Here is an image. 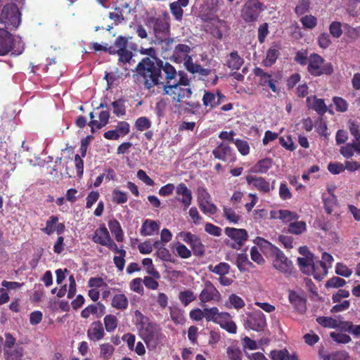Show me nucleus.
I'll return each instance as SVG.
<instances>
[{
    "label": "nucleus",
    "instance_id": "54",
    "mask_svg": "<svg viewBox=\"0 0 360 360\" xmlns=\"http://www.w3.org/2000/svg\"><path fill=\"white\" fill-rule=\"evenodd\" d=\"M198 205L200 210L205 214H214L217 212V206L211 202V200H208V202H200Z\"/></svg>",
    "mask_w": 360,
    "mask_h": 360
},
{
    "label": "nucleus",
    "instance_id": "45",
    "mask_svg": "<svg viewBox=\"0 0 360 360\" xmlns=\"http://www.w3.org/2000/svg\"><path fill=\"white\" fill-rule=\"evenodd\" d=\"M152 123L147 117H140L137 118L134 123V127L137 131H143L151 127Z\"/></svg>",
    "mask_w": 360,
    "mask_h": 360
},
{
    "label": "nucleus",
    "instance_id": "42",
    "mask_svg": "<svg viewBox=\"0 0 360 360\" xmlns=\"http://www.w3.org/2000/svg\"><path fill=\"white\" fill-rule=\"evenodd\" d=\"M142 264L146 268L148 274L151 275L156 279L160 278V273L155 269L153 261L150 258H144L142 260Z\"/></svg>",
    "mask_w": 360,
    "mask_h": 360
},
{
    "label": "nucleus",
    "instance_id": "5",
    "mask_svg": "<svg viewBox=\"0 0 360 360\" xmlns=\"http://www.w3.org/2000/svg\"><path fill=\"white\" fill-rule=\"evenodd\" d=\"M0 22L7 29H16L20 22V13L16 4H6L0 11Z\"/></svg>",
    "mask_w": 360,
    "mask_h": 360
},
{
    "label": "nucleus",
    "instance_id": "61",
    "mask_svg": "<svg viewBox=\"0 0 360 360\" xmlns=\"http://www.w3.org/2000/svg\"><path fill=\"white\" fill-rule=\"evenodd\" d=\"M310 6V0H300L295 8L297 15H300L309 11Z\"/></svg>",
    "mask_w": 360,
    "mask_h": 360
},
{
    "label": "nucleus",
    "instance_id": "6",
    "mask_svg": "<svg viewBox=\"0 0 360 360\" xmlns=\"http://www.w3.org/2000/svg\"><path fill=\"white\" fill-rule=\"evenodd\" d=\"M271 252L274 257L273 266L287 276L294 273L295 267L290 259H289L278 248L271 245Z\"/></svg>",
    "mask_w": 360,
    "mask_h": 360
},
{
    "label": "nucleus",
    "instance_id": "56",
    "mask_svg": "<svg viewBox=\"0 0 360 360\" xmlns=\"http://www.w3.org/2000/svg\"><path fill=\"white\" fill-rule=\"evenodd\" d=\"M179 79H176V77L175 79H172V84H178L180 86H191V79L188 77L186 74L183 72H179Z\"/></svg>",
    "mask_w": 360,
    "mask_h": 360
},
{
    "label": "nucleus",
    "instance_id": "35",
    "mask_svg": "<svg viewBox=\"0 0 360 360\" xmlns=\"http://www.w3.org/2000/svg\"><path fill=\"white\" fill-rule=\"evenodd\" d=\"M307 224L303 221L290 222L288 225V232L295 235H300L306 231Z\"/></svg>",
    "mask_w": 360,
    "mask_h": 360
},
{
    "label": "nucleus",
    "instance_id": "38",
    "mask_svg": "<svg viewBox=\"0 0 360 360\" xmlns=\"http://www.w3.org/2000/svg\"><path fill=\"white\" fill-rule=\"evenodd\" d=\"M224 217L226 218L229 223L237 224L241 219V217L236 214L235 210L226 206L223 207Z\"/></svg>",
    "mask_w": 360,
    "mask_h": 360
},
{
    "label": "nucleus",
    "instance_id": "1",
    "mask_svg": "<svg viewBox=\"0 0 360 360\" xmlns=\"http://www.w3.org/2000/svg\"><path fill=\"white\" fill-rule=\"evenodd\" d=\"M134 76L146 89L170 83L177 76L176 69L168 62L142 58L135 68Z\"/></svg>",
    "mask_w": 360,
    "mask_h": 360
},
{
    "label": "nucleus",
    "instance_id": "14",
    "mask_svg": "<svg viewBox=\"0 0 360 360\" xmlns=\"http://www.w3.org/2000/svg\"><path fill=\"white\" fill-rule=\"evenodd\" d=\"M176 194L181 196V198H176V200L182 205L184 210H186L192 203L191 191L184 183H180L176 187Z\"/></svg>",
    "mask_w": 360,
    "mask_h": 360
},
{
    "label": "nucleus",
    "instance_id": "17",
    "mask_svg": "<svg viewBox=\"0 0 360 360\" xmlns=\"http://www.w3.org/2000/svg\"><path fill=\"white\" fill-rule=\"evenodd\" d=\"M212 154L214 157L219 160L226 162L228 160H233V155L232 149L226 143H221L213 150Z\"/></svg>",
    "mask_w": 360,
    "mask_h": 360
},
{
    "label": "nucleus",
    "instance_id": "3",
    "mask_svg": "<svg viewBox=\"0 0 360 360\" xmlns=\"http://www.w3.org/2000/svg\"><path fill=\"white\" fill-rule=\"evenodd\" d=\"M139 330L140 336L149 349H155L163 337L159 326L148 321H141Z\"/></svg>",
    "mask_w": 360,
    "mask_h": 360
},
{
    "label": "nucleus",
    "instance_id": "48",
    "mask_svg": "<svg viewBox=\"0 0 360 360\" xmlns=\"http://www.w3.org/2000/svg\"><path fill=\"white\" fill-rule=\"evenodd\" d=\"M113 107V113L117 117H121L126 114V108L124 105V100L120 98L112 103Z\"/></svg>",
    "mask_w": 360,
    "mask_h": 360
},
{
    "label": "nucleus",
    "instance_id": "11",
    "mask_svg": "<svg viewBox=\"0 0 360 360\" xmlns=\"http://www.w3.org/2000/svg\"><path fill=\"white\" fill-rule=\"evenodd\" d=\"M246 328L253 330L257 332L263 331L266 326V320L265 315L260 310H255L248 314L245 321Z\"/></svg>",
    "mask_w": 360,
    "mask_h": 360
},
{
    "label": "nucleus",
    "instance_id": "12",
    "mask_svg": "<svg viewBox=\"0 0 360 360\" xmlns=\"http://www.w3.org/2000/svg\"><path fill=\"white\" fill-rule=\"evenodd\" d=\"M224 233L236 242L231 245V247L236 250H240L248 238V232L244 229L226 227L224 229Z\"/></svg>",
    "mask_w": 360,
    "mask_h": 360
},
{
    "label": "nucleus",
    "instance_id": "29",
    "mask_svg": "<svg viewBox=\"0 0 360 360\" xmlns=\"http://www.w3.org/2000/svg\"><path fill=\"white\" fill-rule=\"evenodd\" d=\"M297 264L300 270L305 274L309 275L314 271L312 257H298Z\"/></svg>",
    "mask_w": 360,
    "mask_h": 360
},
{
    "label": "nucleus",
    "instance_id": "21",
    "mask_svg": "<svg viewBox=\"0 0 360 360\" xmlns=\"http://www.w3.org/2000/svg\"><path fill=\"white\" fill-rule=\"evenodd\" d=\"M217 324H219L220 327L227 331L229 333L235 334L237 331V326L236 323L231 319V316L228 312H222L219 319H218Z\"/></svg>",
    "mask_w": 360,
    "mask_h": 360
},
{
    "label": "nucleus",
    "instance_id": "4",
    "mask_svg": "<svg viewBox=\"0 0 360 360\" xmlns=\"http://www.w3.org/2000/svg\"><path fill=\"white\" fill-rule=\"evenodd\" d=\"M308 72L314 77L321 75H331L333 72V66L331 63H325L323 57L317 53H311L308 59Z\"/></svg>",
    "mask_w": 360,
    "mask_h": 360
},
{
    "label": "nucleus",
    "instance_id": "62",
    "mask_svg": "<svg viewBox=\"0 0 360 360\" xmlns=\"http://www.w3.org/2000/svg\"><path fill=\"white\" fill-rule=\"evenodd\" d=\"M238 150L242 155H246L250 152V146L248 141L242 139H236L234 143Z\"/></svg>",
    "mask_w": 360,
    "mask_h": 360
},
{
    "label": "nucleus",
    "instance_id": "25",
    "mask_svg": "<svg viewBox=\"0 0 360 360\" xmlns=\"http://www.w3.org/2000/svg\"><path fill=\"white\" fill-rule=\"evenodd\" d=\"M243 63L244 60L239 56L237 51L231 52L226 61V65L232 70H238Z\"/></svg>",
    "mask_w": 360,
    "mask_h": 360
},
{
    "label": "nucleus",
    "instance_id": "53",
    "mask_svg": "<svg viewBox=\"0 0 360 360\" xmlns=\"http://www.w3.org/2000/svg\"><path fill=\"white\" fill-rule=\"evenodd\" d=\"M290 356L287 349L272 350L270 352V358L272 360H285L289 359Z\"/></svg>",
    "mask_w": 360,
    "mask_h": 360
},
{
    "label": "nucleus",
    "instance_id": "39",
    "mask_svg": "<svg viewBox=\"0 0 360 360\" xmlns=\"http://www.w3.org/2000/svg\"><path fill=\"white\" fill-rule=\"evenodd\" d=\"M254 74L255 76L259 77V84L262 86H266L269 84V81L272 79L271 75L264 72L262 68L256 67L254 69Z\"/></svg>",
    "mask_w": 360,
    "mask_h": 360
},
{
    "label": "nucleus",
    "instance_id": "27",
    "mask_svg": "<svg viewBox=\"0 0 360 360\" xmlns=\"http://www.w3.org/2000/svg\"><path fill=\"white\" fill-rule=\"evenodd\" d=\"M160 229L158 221L151 219H146L141 226L140 233L143 236H151Z\"/></svg>",
    "mask_w": 360,
    "mask_h": 360
},
{
    "label": "nucleus",
    "instance_id": "26",
    "mask_svg": "<svg viewBox=\"0 0 360 360\" xmlns=\"http://www.w3.org/2000/svg\"><path fill=\"white\" fill-rule=\"evenodd\" d=\"M272 160L271 158H264L259 160L250 169V173L265 174L272 167Z\"/></svg>",
    "mask_w": 360,
    "mask_h": 360
},
{
    "label": "nucleus",
    "instance_id": "40",
    "mask_svg": "<svg viewBox=\"0 0 360 360\" xmlns=\"http://www.w3.org/2000/svg\"><path fill=\"white\" fill-rule=\"evenodd\" d=\"M105 328L107 332L111 333L117 327L118 319L112 314L106 315L103 319Z\"/></svg>",
    "mask_w": 360,
    "mask_h": 360
},
{
    "label": "nucleus",
    "instance_id": "33",
    "mask_svg": "<svg viewBox=\"0 0 360 360\" xmlns=\"http://www.w3.org/2000/svg\"><path fill=\"white\" fill-rule=\"evenodd\" d=\"M231 266L226 262H220L218 264L213 266L209 265L208 269L212 273L218 276H226L230 271Z\"/></svg>",
    "mask_w": 360,
    "mask_h": 360
},
{
    "label": "nucleus",
    "instance_id": "18",
    "mask_svg": "<svg viewBox=\"0 0 360 360\" xmlns=\"http://www.w3.org/2000/svg\"><path fill=\"white\" fill-rule=\"evenodd\" d=\"M245 180L248 185H252L260 193H269V181L262 176L248 175Z\"/></svg>",
    "mask_w": 360,
    "mask_h": 360
},
{
    "label": "nucleus",
    "instance_id": "23",
    "mask_svg": "<svg viewBox=\"0 0 360 360\" xmlns=\"http://www.w3.org/2000/svg\"><path fill=\"white\" fill-rule=\"evenodd\" d=\"M279 45L274 44L271 46L266 51V56L262 61V65L265 67H271L275 64L281 55Z\"/></svg>",
    "mask_w": 360,
    "mask_h": 360
},
{
    "label": "nucleus",
    "instance_id": "32",
    "mask_svg": "<svg viewBox=\"0 0 360 360\" xmlns=\"http://www.w3.org/2000/svg\"><path fill=\"white\" fill-rule=\"evenodd\" d=\"M24 349L22 347H17L12 349H4V356L5 360H22Z\"/></svg>",
    "mask_w": 360,
    "mask_h": 360
},
{
    "label": "nucleus",
    "instance_id": "20",
    "mask_svg": "<svg viewBox=\"0 0 360 360\" xmlns=\"http://www.w3.org/2000/svg\"><path fill=\"white\" fill-rule=\"evenodd\" d=\"M191 49L188 45L179 44L174 47L172 58L175 62L181 63L191 57Z\"/></svg>",
    "mask_w": 360,
    "mask_h": 360
},
{
    "label": "nucleus",
    "instance_id": "47",
    "mask_svg": "<svg viewBox=\"0 0 360 360\" xmlns=\"http://www.w3.org/2000/svg\"><path fill=\"white\" fill-rule=\"evenodd\" d=\"M112 200L113 202L120 205L127 202L128 196L126 192L115 188L112 193Z\"/></svg>",
    "mask_w": 360,
    "mask_h": 360
},
{
    "label": "nucleus",
    "instance_id": "43",
    "mask_svg": "<svg viewBox=\"0 0 360 360\" xmlns=\"http://www.w3.org/2000/svg\"><path fill=\"white\" fill-rule=\"evenodd\" d=\"M196 299V297L195 296L193 291L191 290H184L179 292V300L181 302V304L186 307L188 306L191 302L194 301Z\"/></svg>",
    "mask_w": 360,
    "mask_h": 360
},
{
    "label": "nucleus",
    "instance_id": "30",
    "mask_svg": "<svg viewBox=\"0 0 360 360\" xmlns=\"http://www.w3.org/2000/svg\"><path fill=\"white\" fill-rule=\"evenodd\" d=\"M108 227L111 233L115 236L117 242L124 240V233L119 221L115 219H111L108 221Z\"/></svg>",
    "mask_w": 360,
    "mask_h": 360
},
{
    "label": "nucleus",
    "instance_id": "50",
    "mask_svg": "<svg viewBox=\"0 0 360 360\" xmlns=\"http://www.w3.org/2000/svg\"><path fill=\"white\" fill-rule=\"evenodd\" d=\"M316 322L324 328H336L337 320L332 317L319 316L316 318Z\"/></svg>",
    "mask_w": 360,
    "mask_h": 360
},
{
    "label": "nucleus",
    "instance_id": "51",
    "mask_svg": "<svg viewBox=\"0 0 360 360\" xmlns=\"http://www.w3.org/2000/svg\"><path fill=\"white\" fill-rule=\"evenodd\" d=\"M330 34L335 38H340L342 34V24L338 21H333L329 25Z\"/></svg>",
    "mask_w": 360,
    "mask_h": 360
},
{
    "label": "nucleus",
    "instance_id": "58",
    "mask_svg": "<svg viewBox=\"0 0 360 360\" xmlns=\"http://www.w3.org/2000/svg\"><path fill=\"white\" fill-rule=\"evenodd\" d=\"M176 255L182 259H188L191 255L192 252L185 245L178 243L176 247Z\"/></svg>",
    "mask_w": 360,
    "mask_h": 360
},
{
    "label": "nucleus",
    "instance_id": "60",
    "mask_svg": "<svg viewBox=\"0 0 360 360\" xmlns=\"http://www.w3.org/2000/svg\"><path fill=\"white\" fill-rule=\"evenodd\" d=\"M251 259L257 263L258 265H263L265 263V259L262 254L259 252L257 247L253 246L250 249Z\"/></svg>",
    "mask_w": 360,
    "mask_h": 360
},
{
    "label": "nucleus",
    "instance_id": "15",
    "mask_svg": "<svg viewBox=\"0 0 360 360\" xmlns=\"http://www.w3.org/2000/svg\"><path fill=\"white\" fill-rule=\"evenodd\" d=\"M13 46V37L5 29L0 28V56L8 54Z\"/></svg>",
    "mask_w": 360,
    "mask_h": 360
},
{
    "label": "nucleus",
    "instance_id": "2",
    "mask_svg": "<svg viewBox=\"0 0 360 360\" xmlns=\"http://www.w3.org/2000/svg\"><path fill=\"white\" fill-rule=\"evenodd\" d=\"M146 25L152 30L155 41H162L170 35V17L166 11L161 15L148 17Z\"/></svg>",
    "mask_w": 360,
    "mask_h": 360
},
{
    "label": "nucleus",
    "instance_id": "41",
    "mask_svg": "<svg viewBox=\"0 0 360 360\" xmlns=\"http://www.w3.org/2000/svg\"><path fill=\"white\" fill-rule=\"evenodd\" d=\"M100 357L102 360H109L112 356L115 348L110 343H103L100 345Z\"/></svg>",
    "mask_w": 360,
    "mask_h": 360
},
{
    "label": "nucleus",
    "instance_id": "9",
    "mask_svg": "<svg viewBox=\"0 0 360 360\" xmlns=\"http://www.w3.org/2000/svg\"><path fill=\"white\" fill-rule=\"evenodd\" d=\"M265 9L264 4L259 0H248L241 11L242 18L246 22H253Z\"/></svg>",
    "mask_w": 360,
    "mask_h": 360
},
{
    "label": "nucleus",
    "instance_id": "46",
    "mask_svg": "<svg viewBox=\"0 0 360 360\" xmlns=\"http://www.w3.org/2000/svg\"><path fill=\"white\" fill-rule=\"evenodd\" d=\"M278 219L284 222H290L293 220H297L299 218V215L294 212H291L288 210H281L278 211Z\"/></svg>",
    "mask_w": 360,
    "mask_h": 360
},
{
    "label": "nucleus",
    "instance_id": "55",
    "mask_svg": "<svg viewBox=\"0 0 360 360\" xmlns=\"http://www.w3.org/2000/svg\"><path fill=\"white\" fill-rule=\"evenodd\" d=\"M248 262L249 259L248 255L246 253H240L237 255L236 265L240 272H245V267Z\"/></svg>",
    "mask_w": 360,
    "mask_h": 360
},
{
    "label": "nucleus",
    "instance_id": "16",
    "mask_svg": "<svg viewBox=\"0 0 360 360\" xmlns=\"http://www.w3.org/2000/svg\"><path fill=\"white\" fill-rule=\"evenodd\" d=\"M290 304L294 309L300 314H304L307 311V299L305 297L290 290L288 296Z\"/></svg>",
    "mask_w": 360,
    "mask_h": 360
},
{
    "label": "nucleus",
    "instance_id": "36",
    "mask_svg": "<svg viewBox=\"0 0 360 360\" xmlns=\"http://www.w3.org/2000/svg\"><path fill=\"white\" fill-rule=\"evenodd\" d=\"M170 318L175 324L183 325L186 322L184 311L179 307L170 308Z\"/></svg>",
    "mask_w": 360,
    "mask_h": 360
},
{
    "label": "nucleus",
    "instance_id": "34",
    "mask_svg": "<svg viewBox=\"0 0 360 360\" xmlns=\"http://www.w3.org/2000/svg\"><path fill=\"white\" fill-rule=\"evenodd\" d=\"M202 101L203 105L205 108L209 107L210 109H214L219 105V102L217 101L216 95L209 91H205Z\"/></svg>",
    "mask_w": 360,
    "mask_h": 360
},
{
    "label": "nucleus",
    "instance_id": "8",
    "mask_svg": "<svg viewBox=\"0 0 360 360\" xmlns=\"http://www.w3.org/2000/svg\"><path fill=\"white\" fill-rule=\"evenodd\" d=\"M129 39L124 36H119L116 38L114 44L108 46V53L118 55L119 60L124 63H129L133 54L127 49Z\"/></svg>",
    "mask_w": 360,
    "mask_h": 360
},
{
    "label": "nucleus",
    "instance_id": "44",
    "mask_svg": "<svg viewBox=\"0 0 360 360\" xmlns=\"http://www.w3.org/2000/svg\"><path fill=\"white\" fill-rule=\"evenodd\" d=\"M58 222V217L56 215H52L49 217L48 220L46 222V226L41 229L42 232L50 236L51 235L56 229V225Z\"/></svg>",
    "mask_w": 360,
    "mask_h": 360
},
{
    "label": "nucleus",
    "instance_id": "28",
    "mask_svg": "<svg viewBox=\"0 0 360 360\" xmlns=\"http://www.w3.org/2000/svg\"><path fill=\"white\" fill-rule=\"evenodd\" d=\"M112 238L106 227L103 226L99 229L93 237L94 243L105 246Z\"/></svg>",
    "mask_w": 360,
    "mask_h": 360
},
{
    "label": "nucleus",
    "instance_id": "31",
    "mask_svg": "<svg viewBox=\"0 0 360 360\" xmlns=\"http://www.w3.org/2000/svg\"><path fill=\"white\" fill-rule=\"evenodd\" d=\"M129 301L124 294H116L112 299L111 305L112 307L124 311L128 307Z\"/></svg>",
    "mask_w": 360,
    "mask_h": 360
},
{
    "label": "nucleus",
    "instance_id": "24",
    "mask_svg": "<svg viewBox=\"0 0 360 360\" xmlns=\"http://www.w3.org/2000/svg\"><path fill=\"white\" fill-rule=\"evenodd\" d=\"M175 108L183 113L197 115L201 108V105L199 101H184L183 103L175 104Z\"/></svg>",
    "mask_w": 360,
    "mask_h": 360
},
{
    "label": "nucleus",
    "instance_id": "7",
    "mask_svg": "<svg viewBox=\"0 0 360 360\" xmlns=\"http://www.w3.org/2000/svg\"><path fill=\"white\" fill-rule=\"evenodd\" d=\"M163 94L169 96L176 104H181L184 100L191 97L193 91L191 86H180L178 84H172L171 82L163 85Z\"/></svg>",
    "mask_w": 360,
    "mask_h": 360
},
{
    "label": "nucleus",
    "instance_id": "37",
    "mask_svg": "<svg viewBox=\"0 0 360 360\" xmlns=\"http://www.w3.org/2000/svg\"><path fill=\"white\" fill-rule=\"evenodd\" d=\"M221 314L217 307L205 308V319L207 322L212 321L216 323Z\"/></svg>",
    "mask_w": 360,
    "mask_h": 360
},
{
    "label": "nucleus",
    "instance_id": "59",
    "mask_svg": "<svg viewBox=\"0 0 360 360\" xmlns=\"http://www.w3.org/2000/svg\"><path fill=\"white\" fill-rule=\"evenodd\" d=\"M169 8L171 13L174 15V18L178 21H181L182 20L184 13V11L181 6L176 2H172L169 4Z\"/></svg>",
    "mask_w": 360,
    "mask_h": 360
},
{
    "label": "nucleus",
    "instance_id": "22",
    "mask_svg": "<svg viewBox=\"0 0 360 360\" xmlns=\"http://www.w3.org/2000/svg\"><path fill=\"white\" fill-rule=\"evenodd\" d=\"M307 105L309 108L314 110L319 115L322 116L327 112V106L322 98L316 96L307 97Z\"/></svg>",
    "mask_w": 360,
    "mask_h": 360
},
{
    "label": "nucleus",
    "instance_id": "49",
    "mask_svg": "<svg viewBox=\"0 0 360 360\" xmlns=\"http://www.w3.org/2000/svg\"><path fill=\"white\" fill-rule=\"evenodd\" d=\"M323 202L326 212L330 214L334 206L337 204V198L332 193L327 198H323Z\"/></svg>",
    "mask_w": 360,
    "mask_h": 360
},
{
    "label": "nucleus",
    "instance_id": "10",
    "mask_svg": "<svg viewBox=\"0 0 360 360\" xmlns=\"http://www.w3.org/2000/svg\"><path fill=\"white\" fill-rule=\"evenodd\" d=\"M179 236L184 242L190 245L191 252L196 257H202L205 252V245L202 244L200 238L189 231H181Z\"/></svg>",
    "mask_w": 360,
    "mask_h": 360
},
{
    "label": "nucleus",
    "instance_id": "19",
    "mask_svg": "<svg viewBox=\"0 0 360 360\" xmlns=\"http://www.w3.org/2000/svg\"><path fill=\"white\" fill-rule=\"evenodd\" d=\"M105 336V331L101 321H96L91 323L87 330V337L89 340L97 342L102 340Z\"/></svg>",
    "mask_w": 360,
    "mask_h": 360
},
{
    "label": "nucleus",
    "instance_id": "57",
    "mask_svg": "<svg viewBox=\"0 0 360 360\" xmlns=\"http://www.w3.org/2000/svg\"><path fill=\"white\" fill-rule=\"evenodd\" d=\"M330 336L335 342L340 344L349 343L352 340L349 335L340 333L331 332Z\"/></svg>",
    "mask_w": 360,
    "mask_h": 360
},
{
    "label": "nucleus",
    "instance_id": "13",
    "mask_svg": "<svg viewBox=\"0 0 360 360\" xmlns=\"http://www.w3.org/2000/svg\"><path fill=\"white\" fill-rule=\"evenodd\" d=\"M221 297L220 292L210 281L205 282V288L199 295V300L202 303L209 302L212 300L219 301Z\"/></svg>",
    "mask_w": 360,
    "mask_h": 360
},
{
    "label": "nucleus",
    "instance_id": "63",
    "mask_svg": "<svg viewBox=\"0 0 360 360\" xmlns=\"http://www.w3.org/2000/svg\"><path fill=\"white\" fill-rule=\"evenodd\" d=\"M346 284V281L342 278L333 276L328 279L326 283V288H340Z\"/></svg>",
    "mask_w": 360,
    "mask_h": 360
},
{
    "label": "nucleus",
    "instance_id": "64",
    "mask_svg": "<svg viewBox=\"0 0 360 360\" xmlns=\"http://www.w3.org/2000/svg\"><path fill=\"white\" fill-rule=\"evenodd\" d=\"M115 130L118 133L120 137H123L129 133L130 125L126 121H120L117 123Z\"/></svg>",
    "mask_w": 360,
    "mask_h": 360
},
{
    "label": "nucleus",
    "instance_id": "52",
    "mask_svg": "<svg viewBox=\"0 0 360 360\" xmlns=\"http://www.w3.org/2000/svg\"><path fill=\"white\" fill-rule=\"evenodd\" d=\"M303 27L306 29H314L317 25V18L312 15H307L300 19Z\"/></svg>",
    "mask_w": 360,
    "mask_h": 360
}]
</instances>
